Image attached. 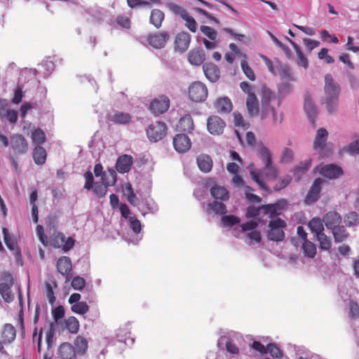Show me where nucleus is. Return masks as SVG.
Here are the masks:
<instances>
[{
	"label": "nucleus",
	"mask_w": 359,
	"mask_h": 359,
	"mask_svg": "<svg viewBox=\"0 0 359 359\" xmlns=\"http://www.w3.org/2000/svg\"><path fill=\"white\" fill-rule=\"evenodd\" d=\"M167 130L168 128L165 123L156 121L148 126L147 135L151 142H156L166 135Z\"/></svg>",
	"instance_id": "0eeeda50"
},
{
	"label": "nucleus",
	"mask_w": 359,
	"mask_h": 359,
	"mask_svg": "<svg viewBox=\"0 0 359 359\" xmlns=\"http://www.w3.org/2000/svg\"><path fill=\"white\" fill-rule=\"evenodd\" d=\"M286 39L289 41V43L292 45L293 48L294 49L297 57H298V65L302 66L304 68L306 69L309 66V62L307 58L304 56V53L301 50L299 46L292 40L286 37Z\"/></svg>",
	"instance_id": "e433bc0d"
},
{
	"label": "nucleus",
	"mask_w": 359,
	"mask_h": 359,
	"mask_svg": "<svg viewBox=\"0 0 359 359\" xmlns=\"http://www.w3.org/2000/svg\"><path fill=\"white\" fill-rule=\"evenodd\" d=\"M1 337L5 345L11 344L16 337V330L14 326L9 323L4 325Z\"/></svg>",
	"instance_id": "393cba45"
},
{
	"label": "nucleus",
	"mask_w": 359,
	"mask_h": 359,
	"mask_svg": "<svg viewBox=\"0 0 359 359\" xmlns=\"http://www.w3.org/2000/svg\"><path fill=\"white\" fill-rule=\"evenodd\" d=\"M200 30L210 40H211V41L216 40L217 34L213 28H212L209 26L202 25L200 27Z\"/></svg>",
	"instance_id": "13d9d810"
},
{
	"label": "nucleus",
	"mask_w": 359,
	"mask_h": 359,
	"mask_svg": "<svg viewBox=\"0 0 359 359\" xmlns=\"http://www.w3.org/2000/svg\"><path fill=\"white\" fill-rule=\"evenodd\" d=\"M349 318L351 319H358L359 318V304L354 300H350L348 302Z\"/></svg>",
	"instance_id": "6e6d98bb"
},
{
	"label": "nucleus",
	"mask_w": 359,
	"mask_h": 359,
	"mask_svg": "<svg viewBox=\"0 0 359 359\" xmlns=\"http://www.w3.org/2000/svg\"><path fill=\"white\" fill-rule=\"evenodd\" d=\"M323 223V219L314 217L309 221L308 226L311 232L315 233L316 236H318L320 233H324Z\"/></svg>",
	"instance_id": "f704fd0d"
},
{
	"label": "nucleus",
	"mask_w": 359,
	"mask_h": 359,
	"mask_svg": "<svg viewBox=\"0 0 359 359\" xmlns=\"http://www.w3.org/2000/svg\"><path fill=\"white\" fill-rule=\"evenodd\" d=\"M286 226V222L279 217L271 219L269 223V230L267 233L269 240L276 242L283 241L285 238L283 229Z\"/></svg>",
	"instance_id": "20e7f679"
},
{
	"label": "nucleus",
	"mask_w": 359,
	"mask_h": 359,
	"mask_svg": "<svg viewBox=\"0 0 359 359\" xmlns=\"http://www.w3.org/2000/svg\"><path fill=\"white\" fill-rule=\"evenodd\" d=\"M58 353L62 359H76L75 348L69 342L62 343L58 349Z\"/></svg>",
	"instance_id": "a878e982"
},
{
	"label": "nucleus",
	"mask_w": 359,
	"mask_h": 359,
	"mask_svg": "<svg viewBox=\"0 0 359 359\" xmlns=\"http://www.w3.org/2000/svg\"><path fill=\"white\" fill-rule=\"evenodd\" d=\"M71 285L74 290H81L86 285V280L81 276H75L72 280Z\"/></svg>",
	"instance_id": "680f3d73"
},
{
	"label": "nucleus",
	"mask_w": 359,
	"mask_h": 359,
	"mask_svg": "<svg viewBox=\"0 0 359 359\" xmlns=\"http://www.w3.org/2000/svg\"><path fill=\"white\" fill-rule=\"evenodd\" d=\"M226 123L218 116H210L207 121V128L210 133L218 135L223 133Z\"/></svg>",
	"instance_id": "f8f14e48"
},
{
	"label": "nucleus",
	"mask_w": 359,
	"mask_h": 359,
	"mask_svg": "<svg viewBox=\"0 0 359 359\" xmlns=\"http://www.w3.org/2000/svg\"><path fill=\"white\" fill-rule=\"evenodd\" d=\"M289 81H285L279 84L278 90L280 97H284L292 91V86Z\"/></svg>",
	"instance_id": "5fc2aeb1"
},
{
	"label": "nucleus",
	"mask_w": 359,
	"mask_h": 359,
	"mask_svg": "<svg viewBox=\"0 0 359 359\" xmlns=\"http://www.w3.org/2000/svg\"><path fill=\"white\" fill-rule=\"evenodd\" d=\"M323 182V180L320 177L315 179L304 198L306 204L311 205L318 200Z\"/></svg>",
	"instance_id": "9d476101"
},
{
	"label": "nucleus",
	"mask_w": 359,
	"mask_h": 359,
	"mask_svg": "<svg viewBox=\"0 0 359 359\" xmlns=\"http://www.w3.org/2000/svg\"><path fill=\"white\" fill-rule=\"evenodd\" d=\"M325 97L323 104L330 114L334 113L339 106V97L341 88L338 83L335 82L332 74H327L325 76L324 86Z\"/></svg>",
	"instance_id": "f03ea898"
},
{
	"label": "nucleus",
	"mask_w": 359,
	"mask_h": 359,
	"mask_svg": "<svg viewBox=\"0 0 359 359\" xmlns=\"http://www.w3.org/2000/svg\"><path fill=\"white\" fill-rule=\"evenodd\" d=\"M33 159L36 164L42 165L46 163L47 153L41 145L36 146L33 150Z\"/></svg>",
	"instance_id": "7c9ffc66"
},
{
	"label": "nucleus",
	"mask_w": 359,
	"mask_h": 359,
	"mask_svg": "<svg viewBox=\"0 0 359 359\" xmlns=\"http://www.w3.org/2000/svg\"><path fill=\"white\" fill-rule=\"evenodd\" d=\"M222 222L226 226H232L235 224H237L240 222V219L233 215H225L222 217Z\"/></svg>",
	"instance_id": "bf43d9fd"
},
{
	"label": "nucleus",
	"mask_w": 359,
	"mask_h": 359,
	"mask_svg": "<svg viewBox=\"0 0 359 359\" xmlns=\"http://www.w3.org/2000/svg\"><path fill=\"white\" fill-rule=\"evenodd\" d=\"M191 36L185 32L177 34L175 41V48L181 53L185 52L190 44Z\"/></svg>",
	"instance_id": "6ab92c4d"
},
{
	"label": "nucleus",
	"mask_w": 359,
	"mask_h": 359,
	"mask_svg": "<svg viewBox=\"0 0 359 359\" xmlns=\"http://www.w3.org/2000/svg\"><path fill=\"white\" fill-rule=\"evenodd\" d=\"M57 269L58 272L66 276V282L69 281L72 276V264L70 258L67 256L60 257L57 262Z\"/></svg>",
	"instance_id": "dca6fc26"
},
{
	"label": "nucleus",
	"mask_w": 359,
	"mask_h": 359,
	"mask_svg": "<svg viewBox=\"0 0 359 359\" xmlns=\"http://www.w3.org/2000/svg\"><path fill=\"white\" fill-rule=\"evenodd\" d=\"M165 15L162 11L156 8L153 9L151 12L149 22L156 29H158L161 27Z\"/></svg>",
	"instance_id": "473e14b6"
},
{
	"label": "nucleus",
	"mask_w": 359,
	"mask_h": 359,
	"mask_svg": "<svg viewBox=\"0 0 359 359\" xmlns=\"http://www.w3.org/2000/svg\"><path fill=\"white\" fill-rule=\"evenodd\" d=\"M50 243L53 248H61L64 252H67L74 246L75 240L71 236L66 238L62 232L55 231L50 236Z\"/></svg>",
	"instance_id": "39448f33"
},
{
	"label": "nucleus",
	"mask_w": 359,
	"mask_h": 359,
	"mask_svg": "<svg viewBox=\"0 0 359 359\" xmlns=\"http://www.w3.org/2000/svg\"><path fill=\"white\" fill-rule=\"evenodd\" d=\"M205 60V54L201 48H194L189 51L188 54L189 62L194 65H200Z\"/></svg>",
	"instance_id": "bb28decb"
},
{
	"label": "nucleus",
	"mask_w": 359,
	"mask_h": 359,
	"mask_svg": "<svg viewBox=\"0 0 359 359\" xmlns=\"http://www.w3.org/2000/svg\"><path fill=\"white\" fill-rule=\"evenodd\" d=\"M311 165V159L309 158L305 161L300 162L297 166L293 168V174L297 177V179H300L301 177L310 168Z\"/></svg>",
	"instance_id": "4c0bfd02"
},
{
	"label": "nucleus",
	"mask_w": 359,
	"mask_h": 359,
	"mask_svg": "<svg viewBox=\"0 0 359 359\" xmlns=\"http://www.w3.org/2000/svg\"><path fill=\"white\" fill-rule=\"evenodd\" d=\"M80 324L78 319L74 316H69L65 320V327L70 333H77L79 330Z\"/></svg>",
	"instance_id": "37998d69"
},
{
	"label": "nucleus",
	"mask_w": 359,
	"mask_h": 359,
	"mask_svg": "<svg viewBox=\"0 0 359 359\" xmlns=\"http://www.w3.org/2000/svg\"><path fill=\"white\" fill-rule=\"evenodd\" d=\"M315 170H318L321 175L329 179L337 178L343 174L342 169L334 164L317 166L315 168Z\"/></svg>",
	"instance_id": "2eb2a0df"
},
{
	"label": "nucleus",
	"mask_w": 359,
	"mask_h": 359,
	"mask_svg": "<svg viewBox=\"0 0 359 359\" xmlns=\"http://www.w3.org/2000/svg\"><path fill=\"white\" fill-rule=\"evenodd\" d=\"M133 158L130 155L123 154L120 156L116 163V168L120 173L128 172L132 167Z\"/></svg>",
	"instance_id": "a211bd4d"
},
{
	"label": "nucleus",
	"mask_w": 359,
	"mask_h": 359,
	"mask_svg": "<svg viewBox=\"0 0 359 359\" xmlns=\"http://www.w3.org/2000/svg\"><path fill=\"white\" fill-rule=\"evenodd\" d=\"M31 139L32 142L38 146L45 142L46 137L45 133L41 129L36 128L32 132Z\"/></svg>",
	"instance_id": "c03bdc74"
},
{
	"label": "nucleus",
	"mask_w": 359,
	"mask_h": 359,
	"mask_svg": "<svg viewBox=\"0 0 359 359\" xmlns=\"http://www.w3.org/2000/svg\"><path fill=\"white\" fill-rule=\"evenodd\" d=\"M328 133L326 129L321 128L317 131V135L313 141V147L315 150L321 153L325 147Z\"/></svg>",
	"instance_id": "4be33fe9"
},
{
	"label": "nucleus",
	"mask_w": 359,
	"mask_h": 359,
	"mask_svg": "<svg viewBox=\"0 0 359 359\" xmlns=\"http://www.w3.org/2000/svg\"><path fill=\"white\" fill-rule=\"evenodd\" d=\"M116 172L113 169H109L102 174L101 182L104 183L106 186H113L116 182Z\"/></svg>",
	"instance_id": "a19ab883"
},
{
	"label": "nucleus",
	"mask_w": 359,
	"mask_h": 359,
	"mask_svg": "<svg viewBox=\"0 0 359 359\" xmlns=\"http://www.w3.org/2000/svg\"><path fill=\"white\" fill-rule=\"evenodd\" d=\"M210 194L213 198L221 201H227L229 197L226 189L219 185L213 186L210 189Z\"/></svg>",
	"instance_id": "72a5a7b5"
},
{
	"label": "nucleus",
	"mask_w": 359,
	"mask_h": 359,
	"mask_svg": "<svg viewBox=\"0 0 359 359\" xmlns=\"http://www.w3.org/2000/svg\"><path fill=\"white\" fill-rule=\"evenodd\" d=\"M246 108L250 116H255L260 114L259 100L255 93H250L246 97Z\"/></svg>",
	"instance_id": "412c9836"
},
{
	"label": "nucleus",
	"mask_w": 359,
	"mask_h": 359,
	"mask_svg": "<svg viewBox=\"0 0 359 359\" xmlns=\"http://www.w3.org/2000/svg\"><path fill=\"white\" fill-rule=\"evenodd\" d=\"M172 144L177 152L185 153L190 149L191 142L186 134L179 133L173 137Z\"/></svg>",
	"instance_id": "9b49d317"
},
{
	"label": "nucleus",
	"mask_w": 359,
	"mask_h": 359,
	"mask_svg": "<svg viewBox=\"0 0 359 359\" xmlns=\"http://www.w3.org/2000/svg\"><path fill=\"white\" fill-rule=\"evenodd\" d=\"M203 69L206 78L211 82H215L219 79L220 70L216 65L207 62L203 65Z\"/></svg>",
	"instance_id": "b1692460"
},
{
	"label": "nucleus",
	"mask_w": 359,
	"mask_h": 359,
	"mask_svg": "<svg viewBox=\"0 0 359 359\" xmlns=\"http://www.w3.org/2000/svg\"><path fill=\"white\" fill-rule=\"evenodd\" d=\"M130 226L135 233H139L142 229L140 221L135 217H129Z\"/></svg>",
	"instance_id": "338daca9"
},
{
	"label": "nucleus",
	"mask_w": 359,
	"mask_h": 359,
	"mask_svg": "<svg viewBox=\"0 0 359 359\" xmlns=\"http://www.w3.org/2000/svg\"><path fill=\"white\" fill-rule=\"evenodd\" d=\"M169 39L170 36L167 32H161L149 34L147 36V41L153 48L160 49L165 46Z\"/></svg>",
	"instance_id": "ddd939ff"
},
{
	"label": "nucleus",
	"mask_w": 359,
	"mask_h": 359,
	"mask_svg": "<svg viewBox=\"0 0 359 359\" xmlns=\"http://www.w3.org/2000/svg\"><path fill=\"white\" fill-rule=\"evenodd\" d=\"M83 177L85 178V184L83 188L88 191L91 190L95 182H94V177L93 173L90 171H86Z\"/></svg>",
	"instance_id": "052dcab7"
},
{
	"label": "nucleus",
	"mask_w": 359,
	"mask_h": 359,
	"mask_svg": "<svg viewBox=\"0 0 359 359\" xmlns=\"http://www.w3.org/2000/svg\"><path fill=\"white\" fill-rule=\"evenodd\" d=\"M189 98L196 102H201L208 97V88L200 81L193 83L189 88Z\"/></svg>",
	"instance_id": "6e6552de"
},
{
	"label": "nucleus",
	"mask_w": 359,
	"mask_h": 359,
	"mask_svg": "<svg viewBox=\"0 0 359 359\" xmlns=\"http://www.w3.org/2000/svg\"><path fill=\"white\" fill-rule=\"evenodd\" d=\"M110 120L116 124L126 125L131 122L132 116L127 112L116 111Z\"/></svg>",
	"instance_id": "2f4dec72"
},
{
	"label": "nucleus",
	"mask_w": 359,
	"mask_h": 359,
	"mask_svg": "<svg viewBox=\"0 0 359 359\" xmlns=\"http://www.w3.org/2000/svg\"><path fill=\"white\" fill-rule=\"evenodd\" d=\"M74 345L79 354H84L88 348V341L83 337L77 336Z\"/></svg>",
	"instance_id": "8fccbe9b"
},
{
	"label": "nucleus",
	"mask_w": 359,
	"mask_h": 359,
	"mask_svg": "<svg viewBox=\"0 0 359 359\" xmlns=\"http://www.w3.org/2000/svg\"><path fill=\"white\" fill-rule=\"evenodd\" d=\"M170 10L175 15L180 16L182 19L189 14L184 8L177 4L170 5Z\"/></svg>",
	"instance_id": "0e129e2a"
},
{
	"label": "nucleus",
	"mask_w": 359,
	"mask_h": 359,
	"mask_svg": "<svg viewBox=\"0 0 359 359\" xmlns=\"http://www.w3.org/2000/svg\"><path fill=\"white\" fill-rule=\"evenodd\" d=\"M210 209L216 214L224 215L226 212V205L222 202L216 201L209 204Z\"/></svg>",
	"instance_id": "4d7b16f0"
},
{
	"label": "nucleus",
	"mask_w": 359,
	"mask_h": 359,
	"mask_svg": "<svg viewBox=\"0 0 359 359\" xmlns=\"http://www.w3.org/2000/svg\"><path fill=\"white\" fill-rule=\"evenodd\" d=\"M344 224L348 227L358 226L359 224V214L355 211L348 212L344 216Z\"/></svg>",
	"instance_id": "79ce46f5"
},
{
	"label": "nucleus",
	"mask_w": 359,
	"mask_h": 359,
	"mask_svg": "<svg viewBox=\"0 0 359 359\" xmlns=\"http://www.w3.org/2000/svg\"><path fill=\"white\" fill-rule=\"evenodd\" d=\"M4 240L7 248L14 251L15 255L20 256L21 254L20 250L18 246L17 242L15 239H13L9 233L8 230L6 228H3Z\"/></svg>",
	"instance_id": "c85d7f7f"
},
{
	"label": "nucleus",
	"mask_w": 359,
	"mask_h": 359,
	"mask_svg": "<svg viewBox=\"0 0 359 359\" xmlns=\"http://www.w3.org/2000/svg\"><path fill=\"white\" fill-rule=\"evenodd\" d=\"M332 231L336 243H341L346 241L349 236L348 232L344 226L339 225L332 229Z\"/></svg>",
	"instance_id": "c9c22d12"
},
{
	"label": "nucleus",
	"mask_w": 359,
	"mask_h": 359,
	"mask_svg": "<svg viewBox=\"0 0 359 359\" xmlns=\"http://www.w3.org/2000/svg\"><path fill=\"white\" fill-rule=\"evenodd\" d=\"M266 353H269V354L274 358H281L283 357V352L280 349V348L273 343L269 344L266 346Z\"/></svg>",
	"instance_id": "864d4df0"
},
{
	"label": "nucleus",
	"mask_w": 359,
	"mask_h": 359,
	"mask_svg": "<svg viewBox=\"0 0 359 359\" xmlns=\"http://www.w3.org/2000/svg\"><path fill=\"white\" fill-rule=\"evenodd\" d=\"M304 110L311 123H314L315 118L318 115V110L308 92L304 95Z\"/></svg>",
	"instance_id": "5701e85b"
},
{
	"label": "nucleus",
	"mask_w": 359,
	"mask_h": 359,
	"mask_svg": "<svg viewBox=\"0 0 359 359\" xmlns=\"http://www.w3.org/2000/svg\"><path fill=\"white\" fill-rule=\"evenodd\" d=\"M278 74L281 79L285 81H294L290 68L286 65H279Z\"/></svg>",
	"instance_id": "49530a36"
},
{
	"label": "nucleus",
	"mask_w": 359,
	"mask_h": 359,
	"mask_svg": "<svg viewBox=\"0 0 359 359\" xmlns=\"http://www.w3.org/2000/svg\"><path fill=\"white\" fill-rule=\"evenodd\" d=\"M11 148L17 155L26 154L28 151V143L22 135H15L11 139Z\"/></svg>",
	"instance_id": "4468645a"
},
{
	"label": "nucleus",
	"mask_w": 359,
	"mask_h": 359,
	"mask_svg": "<svg viewBox=\"0 0 359 359\" xmlns=\"http://www.w3.org/2000/svg\"><path fill=\"white\" fill-rule=\"evenodd\" d=\"M170 100L164 95L159 96L151 102L150 111L155 115H159L168 111Z\"/></svg>",
	"instance_id": "1a4fd4ad"
},
{
	"label": "nucleus",
	"mask_w": 359,
	"mask_h": 359,
	"mask_svg": "<svg viewBox=\"0 0 359 359\" xmlns=\"http://www.w3.org/2000/svg\"><path fill=\"white\" fill-rule=\"evenodd\" d=\"M302 249L305 255L310 258H313L316 255V247L314 243L310 241L303 243Z\"/></svg>",
	"instance_id": "de8ad7c7"
},
{
	"label": "nucleus",
	"mask_w": 359,
	"mask_h": 359,
	"mask_svg": "<svg viewBox=\"0 0 359 359\" xmlns=\"http://www.w3.org/2000/svg\"><path fill=\"white\" fill-rule=\"evenodd\" d=\"M257 155L262 162L264 164H270L273 162L272 155L271 151L269 150L267 147L264 146L262 143L259 145V147L257 151Z\"/></svg>",
	"instance_id": "58836bf2"
},
{
	"label": "nucleus",
	"mask_w": 359,
	"mask_h": 359,
	"mask_svg": "<svg viewBox=\"0 0 359 359\" xmlns=\"http://www.w3.org/2000/svg\"><path fill=\"white\" fill-rule=\"evenodd\" d=\"M294 157V153L292 149L285 148L283 151L280 161L284 163H289L292 162Z\"/></svg>",
	"instance_id": "69168bd1"
},
{
	"label": "nucleus",
	"mask_w": 359,
	"mask_h": 359,
	"mask_svg": "<svg viewBox=\"0 0 359 359\" xmlns=\"http://www.w3.org/2000/svg\"><path fill=\"white\" fill-rule=\"evenodd\" d=\"M241 69L246 76V77L250 81H253L256 79V76L252 69L249 66L248 62L245 59H243L241 62Z\"/></svg>",
	"instance_id": "3c124183"
},
{
	"label": "nucleus",
	"mask_w": 359,
	"mask_h": 359,
	"mask_svg": "<svg viewBox=\"0 0 359 359\" xmlns=\"http://www.w3.org/2000/svg\"><path fill=\"white\" fill-rule=\"evenodd\" d=\"M214 107L219 114H229L233 109V103L228 97H221L215 100Z\"/></svg>",
	"instance_id": "aec40b11"
},
{
	"label": "nucleus",
	"mask_w": 359,
	"mask_h": 359,
	"mask_svg": "<svg viewBox=\"0 0 359 359\" xmlns=\"http://www.w3.org/2000/svg\"><path fill=\"white\" fill-rule=\"evenodd\" d=\"M185 20V26L189 29L191 32H196L197 30V23L195 19L188 14L184 19Z\"/></svg>",
	"instance_id": "e2e57ef3"
},
{
	"label": "nucleus",
	"mask_w": 359,
	"mask_h": 359,
	"mask_svg": "<svg viewBox=\"0 0 359 359\" xmlns=\"http://www.w3.org/2000/svg\"><path fill=\"white\" fill-rule=\"evenodd\" d=\"M194 121L191 115L185 114L178 123L177 128L183 131L190 133L194 130Z\"/></svg>",
	"instance_id": "c756f323"
},
{
	"label": "nucleus",
	"mask_w": 359,
	"mask_h": 359,
	"mask_svg": "<svg viewBox=\"0 0 359 359\" xmlns=\"http://www.w3.org/2000/svg\"><path fill=\"white\" fill-rule=\"evenodd\" d=\"M323 221L328 229H332L340 225L341 216L336 211H330L323 217Z\"/></svg>",
	"instance_id": "f3484780"
},
{
	"label": "nucleus",
	"mask_w": 359,
	"mask_h": 359,
	"mask_svg": "<svg viewBox=\"0 0 359 359\" xmlns=\"http://www.w3.org/2000/svg\"><path fill=\"white\" fill-rule=\"evenodd\" d=\"M108 186L102 182H97L95 183L93 190L95 195L98 198H103L106 196L107 192Z\"/></svg>",
	"instance_id": "09e8293b"
},
{
	"label": "nucleus",
	"mask_w": 359,
	"mask_h": 359,
	"mask_svg": "<svg viewBox=\"0 0 359 359\" xmlns=\"http://www.w3.org/2000/svg\"><path fill=\"white\" fill-rule=\"evenodd\" d=\"M261 107L260 118L262 120L272 117L274 124L280 123L283 121L282 114L278 115L274 107L275 102H277V107L280 105V99L277 100L276 93L266 85L261 86L260 90Z\"/></svg>",
	"instance_id": "f257e3e1"
},
{
	"label": "nucleus",
	"mask_w": 359,
	"mask_h": 359,
	"mask_svg": "<svg viewBox=\"0 0 359 359\" xmlns=\"http://www.w3.org/2000/svg\"><path fill=\"white\" fill-rule=\"evenodd\" d=\"M319 242V248L323 250H330L332 247L331 238L324 233L316 236Z\"/></svg>",
	"instance_id": "a18cd8bd"
},
{
	"label": "nucleus",
	"mask_w": 359,
	"mask_h": 359,
	"mask_svg": "<svg viewBox=\"0 0 359 359\" xmlns=\"http://www.w3.org/2000/svg\"><path fill=\"white\" fill-rule=\"evenodd\" d=\"M261 209L265 214L269 215L271 219L280 214V207L278 203L263 205Z\"/></svg>",
	"instance_id": "ea45409f"
},
{
	"label": "nucleus",
	"mask_w": 359,
	"mask_h": 359,
	"mask_svg": "<svg viewBox=\"0 0 359 359\" xmlns=\"http://www.w3.org/2000/svg\"><path fill=\"white\" fill-rule=\"evenodd\" d=\"M345 150L350 154L356 155L359 154V140L350 143Z\"/></svg>",
	"instance_id": "774afa93"
},
{
	"label": "nucleus",
	"mask_w": 359,
	"mask_h": 359,
	"mask_svg": "<svg viewBox=\"0 0 359 359\" xmlns=\"http://www.w3.org/2000/svg\"><path fill=\"white\" fill-rule=\"evenodd\" d=\"M250 174L252 179L262 189H266L265 182L261 179L262 176L266 178L275 180L278 176V170L273 165V162L270 164L264 165L262 169L257 170L251 168Z\"/></svg>",
	"instance_id": "7ed1b4c3"
},
{
	"label": "nucleus",
	"mask_w": 359,
	"mask_h": 359,
	"mask_svg": "<svg viewBox=\"0 0 359 359\" xmlns=\"http://www.w3.org/2000/svg\"><path fill=\"white\" fill-rule=\"evenodd\" d=\"M71 309L75 313L84 315L89 311V306L86 302H80L72 305Z\"/></svg>",
	"instance_id": "603ef678"
},
{
	"label": "nucleus",
	"mask_w": 359,
	"mask_h": 359,
	"mask_svg": "<svg viewBox=\"0 0 359 359\" xmlns=\"http://www.w3.org/2000/svg\"><path fill=\"white\" fill-rule=\"evenodd\" d=\"M197 165L203 172H209L212 168V160L209 155L201 154L196 159Z\"/></svg>",
	"instance_id": "cd10ccee"
},
{
	"label": "nucleus",
	"mask_w": 359,
	"mask_h": 359,
	"mask_svg": "<svg viewBox=\"0 0 359 359\" xmlns=\"http://www.w3.org/2000/svg\"><path fill=\"white\" fill-rule=\"evenodd\" d=\"M13 285V276L9 272H4L1 278L0 294L6 302L10 303L13 300V294L11 291Z\"/></svg>",
	"instance_id": "423d86ee"
}]
</instances>
